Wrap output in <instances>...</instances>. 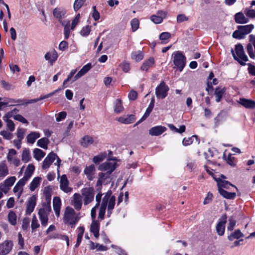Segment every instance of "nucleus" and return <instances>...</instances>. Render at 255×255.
I'll list each match as a JSON object with an SVG mask.
<instances>
[{"label":"nucleus","mask_w":255,"mask_h":255,"mask_svg":"<svg viewBox=\"0 0 255 255\" xmlns=\"http://www.w3.org/2000/svg\"><path fill=\"white\" fill-rule=\"evenodd\" d=\"M81 17V16L80 13H78L73 17L71 23L69 20H67L66 23H62L64 27V35L65 39H67L69 38L71 32L73 31L80 23Z\"/></svg>","instance_id":"obj_1"},{"label":"nucleus","mask_w":255,"mask_h":255,"mask_svg":"<svg viewBox=\"0 0 255 255\" xmlns=\"http://www.w3.org/2000/svg\"><path fill=\"white\" fill-rule=\"evenodd\" d=\"M79 220V218L76 216L75 210L72 207H67L63 216L64 223L68 224L71 228H74Z\"/></svg>","instance_id":"obj_2"},{"label":"nucleus","mask_w":255,"mask_h":255,"mask_svg":"<svg viewBox=\"0 0 255 255\" xmlns=\"http://www.w3.org/2000/svg\"><path fill=\"white\" fill-rule=\"evenodd\" d=\"M173 62L174 68L181 72L186 64V57L181 51H176L173 53Z\"/></svg>","instance_id":"obj_3"},{"label":"nucleus","mask_w":255,"mask_h":255,"mask_svg":"<svg viewBox=\"0 0 255 255\" xmlns=\"http://www.w3.org/2000/svg\"><path fill=\"white\" fill-rule=\"evenodd\" d=\"M232 53L234 58L242 65H245V63L248 61V58L245 53L243 46L241 44L236 45L235 53L233 50Z\"/></svg>","instance_id":"obj_4"},{"label":"nucleus","mask_w":255,"mask_h":255,"mask_svg":"<svg viewBox=\"0 0 255 255\" xmlns=\"http://www.w3.org/2000/svg\"><path fill=\"white\" fill-rule=\"evenodd\" d=\"M81 194L84 198V203L87 205L94 200L95 190L93 187L84 188L81 190Z\"/></svg>","instance_id":"obj_5"},{"label":"nucleus","mask_w":255,"mask_h":255,"mask_svg":"<svg viewBox=\"0 0 255 255\" xmlns=\"http://www.w3.org/2000/svg\"><path fill=\"white\" fill-rule=\"evenodd\" d=\"M168 86L164 82H161L155 89V95L158 99H164L168 94Z\"/></svg>","instance_id":"obj_6"},{"label":"nucleus","mask_w":255,"mask_h":255,"mask_svg":"<svg viewBox=\"0 0 255 255\" xmlns=\"http://www.w3.org/2000/svg\"><path fill=\"white\" fill-rule=\"evenodd\" d=\"M16 180L15 176L8 177L4 180L3 183L0 184V190L2 191L4 194H6L14 183Z\"/></svg>","instance_id":"obj_7"},{"label":"nucleus","mask_w":255,"mask_h":255,"mask_svg":"<svg viewBox=\"0 0 255 255\" xmlns=\"http://www.w3.org/2000/svg\"><path fill=\"white\" fill-rule=\"evenodd\" d=\"M249 41L250 43L247 46V52L250 58L254 59L255 58V36L250 35Z\"/></svg>","instance_id":"obj_8"},{"label":"nucleus","mask_w":255,"mask_h":255,"mask_svg":"<svg viewBox=\"0 0 255 255\" xmlns=\"http://www.w3.org/2000/svg\"><path fill=\"white\" fill-rule=\"evenodd\" d=\"M227 216L226 214L223 215L218 223L216 230L219 236H223L224 234L225 230V224L227 222Z\"/></svg>","instance_id":"obj_9"},{"label":"nucleus","mask_w":255,"mask_h":255,"mask_svg":"<svg viewBox=\"0 0 255 255\" xmlns=\"http://www.w3.org/2000/svg\"><path fill=\"white\" fill-rule=\"evenodd\" d=\"M13 243L10 240H6L0 244V255H7L12 250Z\"/></svg>","instance_id":"obj_10"},{"label":"nucleus","mask_w":255,"mask_h":255,"mask_svg":"<svg viewBox=\"0 0 255 255\" xmlns=\"http://www.w3.org/2000/svg\"><path fill=\"white\" fill-rule=\"evenodd\" d=\"M69 181L66 175H62L60 181V188L64 192L66 193H71L73 188L69 186Z\"/></svg>","instance_id":"obj_11"},{"label":"nucleus","mask_w":255,"mask_h":255,"mask_svg":"<svg viewBox=\"0 0 255 255\" xmlns=\"http://www.w3.org/2000/svg\"><path fill=\"white\" fill-rule=\"evenodd\" d=\"M109 196L106 195L102 199V203L100 207L98 218L103 220L104 219L106 210L107 207Z\"/></svg>","instance_id":"obj_12"},{"label":"nucleus","mask_w":255,"mask_h":255,"mask_svg":"<svg viewBox=\"0 0 255 255\" xmlns=\"http://www.w3.org/2000/svg\"><path fill=\"white\" fill-rule=\"evenodd\" d=\"M67 10L63 6H57L53 10V14L55 18L61 21L66 16Z\"/></svg>","instance_id":"obj_13"},{"label":"nucleus","mask_w":255,"mask_h":255,"mask_svg":"<svg viewBox=\"0 0 255 255\" xmlns=\"http://www.w3.org/2000/svg\"><path fill=\"white\" fill-rule=\"evenodd\" d=\"M36 196L32 195L28 200L26 203V214L29 215L33 211L36 204Z\"/></svg>","instance_id":"obj_14"},{"label":"nucleus","mask_w":255,"mask_h":255,"mask_svg":"<svg viewBox=\"0 0 255 255\" xmlns=\"http://www.w3.org/2000/svg\"><path fill=\"white\" fill-rule=\"evenodd\" d=\"M71 205L77 211L81 209L82 206V196L79 193H75L71 200Z\"/></svg>","instance_id":"obj_15"},{"label":"nucleus","mask_w":255,"mask_h":255,"mask_svg":"<svg viewBox=\"0 0 255 255\" xmlns=\"http://www.w3.org/2000/svg\"><path fill=\"white\" fill-rule=\"evenodd\" d=\"M167 16V12L163 10H159L156 15H153L150 16V20L155 24H159L163 21Z\"/></svg>","instance_id":"obj_16"},{"label":"nucleus","mask_w":255,"mask_h":255,"mask_svg":"<svg viewBox=\"0 0 255 255\" xmlns=\"http://www.w3.org/2000/svg\"><path fill=\"white\" fill-rule=\"evenodd\" d=\"M167 130V128L162 126H156L149 129V134L151 136H159Z\"/></svg>","instance_id":"obj_17"},{"label":"nucleus","mask_w":255,"mask_h":255,"mask_svg":"<svg viewBox=\"0 0 255 255\" xmlns=\"http://www.w3.org/2000/svg\"><path fill=\"white\" fill-rule=\"evenodd\" d=\"M135 120L133 115H128L123 116L117 119V121L123 124H130L133 123Z\"/></svg>","instance_id":"obj_18"},{"label":"nucleus","mask_w":255,"mask_h":255,"mask_svg":"<svg viewBox=\"0 0 255 255\" xmlns=\"http://www.w3.org/2000/svg\"><path fill=\"white\" fill-rule=\"evenodd\" d=\"M116 168V163H112L106 162L101 164L99 167V170L101 171H105L107 172L112 173Z\"/></svg>","instance_id":"obj_19"},{"label":"nucleus","mask_w":255,"mask_h":255,"mask_svg":"<svg viewBox=\"0 0 255 255\" xmlns=\"http://www.w3.org/2000/svg\"><path fill=\"white\" fill-rule=\"evenodd\" d=\"M58 58V54L55 50L49 51L46 53L44 55V58L48 61L51 65L56 61Z\"/></svg>","instance_id":"obj_20"},{"label":"nucleus","mask_w":255,"mask_h":255,"mask_svg":"<svg viewBox=\"0 0 255 255\" xmlns=\"http://www.w3.org/2000/svg\"><path fill=\"white\" fill-rule=\"evenodd\" d=\"M112 155V151L108 150L99 153L98 155L95 156L93 159H114Z\"/></svg>","instance_id":"obj_21"},{"label":"nucleus","mask_w":255,"mask_h":255,"mask_svg":"<svg viewBox=\"0 0 255 255\" xmlns=\"http://www.w3.org/2000/svg\"><path fill=\"white\" fill-rule=\"evenodd\" d=\"M215 180L217 182L218 190L220 189H229V186H232L235 187L237 190H238V188L235 185L231 184L228 181L223 180L220 179V178H215Z\"/></svg>","instance_id":"obj_22"},{"label":"nucleus","mask_w":255,"mask_h":255,"mask_svg":"<svg viewBox=\"0 0 255 255\" xmlns=\"http://www.w3.org/2000/svg\"><path fill=\"white\" fill-rule=\"evenodd\" d=\"M92 68V65L91 63H88L84 65L82 69L77 73V74L75 76L74 79L72 80V82H74L80 77L84 75L86 73H87Z\"/></svg>","instance_id":"obj_23"},{"label":"nucleus","mask_w":255,"mask_h":255,"mask_svg":"<svg viewBox=\"0 0 255 255\" xmlns=\"http://www.w3.org/2000/svg\"><path fill=\"white\" fill-rule=\"evenodd\" d=\"M239 103L247 109H253L255 108V101L245 98H240Z\"/></svg>","instance_id":"obj_24"},{"label":"nucleus","mask_w":255,"mask_h":255,"mask_svg":"<svg viewBox=\"0 0 255 255\" xmlns=\"http://www.w3.org/2000/svg\"><path fill=\"white\" fill-rule=\"evenodd\" d=\"M102 194L99 193L96 196V201L97 202L95 206L92 208L91 211V216L92 219H96V210L99 207L100 202L101 201Z\"/></svg>","instance_id":"obj_25"},{"label":"nucleus","mask_w":255,"mask_h":255,"mask_svg":"<svg viewBox=\"0 0 255 255\" xmlns=\"http://www.w3.org/2000/svg\"><path fill=\"white\" fill-rule=\"evenodd\" d=\"M92 223L91 225L90 231L94 234L95 238H98L99 236L100 223L95 219H92Z\"/></svg>","instance_id":"obj_26"},{"label":"nucleus","mask_w":255,"mask_h":255,"mask_svg":"<svg viewBox=\"0 0 255 255\" xmlns=\"http://www.w3.org/2000/svg\"><path fill=\"white\" fill-rule=\"evenodd\" d=\"M61 205V199L58 197H55L53 198V206L55 213L57 217L60 215V208Z\"/></svg>","instance_id":"obj_27"},{"label":"nucleus","mask_w":255,"mask_h":255,"mask_svg":"<svg viewBox=\"0 0 255 255\" xmlns=\"http://www.w3.org/2000/svg\"><path fill=\"white\" fill-rule=\"evenodd\" d=\"M94 139L93 137L86 135L80 140V144L84 147H87L93 144Z\"/></svg>","instance_id":"obj_28"},{"label":"nucleus","mask_w":255,"mask_h":255,"mask_svg":"<svg viewBox=\"0 0 255 255\" xmlns=\"http://www.w3.org/2000/svg\"><path fill=\"white\" fill-rule=\"evenodd\" d=\"M144 55V54L142 51L137 50L132 52L130 57L132 60L138 62L143 59Z\"/></svg>","instance_id":"obj_29"},{"label":"nucleus","mask_w":255,"mask_h":255,"mask_svg":"<svg viewBox=\"0 0 255 255\" xmlns=\"http://www.w3.org/2000/svg\"><path fill=\"white\" fill-rule=\"evenodd\" d=\"M225 92L226 88L225 87L222 88L219 87L215 89L214 94L215 96V100L217 102H219L221 100Z\"/></svg>","instance_id":"obj_30"},{"label":"nucleus","mask_w":255,"mask_h":255,"mask_svg":"<svg viewBox=\"0 0 255 255\" xmlns=\"http://www.w3.org/2000/svg\"><path fill=\"white\" fill-rule=\"evenodd\" d=\"M40 136V133L38 131H32L26 136L27 142L33 144Z\"/></svg>","instance_id":"obj_31"},{"label":"nucleus","mask_w":255,"mask_h":255,"mask_svg":"<svg viewBox=\"0 0 255 255\" xmlns=\"http://www.w3.org/2000/svg\"><path fill=\"white\" fill-rule=\"evenodd\" d=\"M51 211V207L50 204H45L42 208H40L38 211V215L40 217H47L48 214Z\"/></svg>","instance_id":"obj_32"},{"label":"nucleus","mask_w":255,"mask_h":255,"mask_svg":"<svg viewBox=\"0 0 255 255\" xmlns=\"http://www.w3.org/2000/svg\"><path fill=\"white\" fill-rule=\"evenodd\" d=\"M154 63V59L152 57H150L145 60L140 67V69L142 71H147L149 68L151 67Z\"/></svg>","instance_id":"obj_33"},{"label":"nucleus","mask_w":255,"mask_h":255,"mask_svg":"<svg viewBox=\"0 0 255 255\" xmlns=\"http://www.w3.org/2000/svg\"><path fill=\"white\" fill-rule=\"evenodd\" d=\"M235 20L237 23L240 24L246 23L249 21V19L242 12H238L235 14Z\"/></svg>","instance_id":"obj_34"},{"label":"nucleus","mask_w":255,"mask_h":255,"mask_svg":"<svg viewBox=\"0 0 255 255\" xmlns=\"http://www.w3.org/2000/svg\"><path fill=\"white\" fill-rule=\"evenodd\" d=\"M218 191L221 195L227 199H234L236 196L235 192H229L224 189H219Z\"/></svg>","instance_id":"obj_35"},{"label":"nucleus","mask_w":255,"mask_h":255,"mask_svg":"<svg viewBox=\"0 0 255 255\" xmlns=\"http://www.w3.org/2000/svg\"><path fill=\"white\" fill-rule=\"evenodd\" d=\"M52 187L50 186H47L44 188L43 194L45 197V200L47 204H50L51 202V193L52 192Z\"/></svg>","instance_id":"obj_36"},{"label":"nucleus","mask_w":255,"mask_h":255,"mask_svg":"<svg viewBox=\"0 0 255 255\" xmlns=\"http://www.w3.org/2000/svg\"><path fill=\"white\" fill-rule=\"evenodd\" d=\"M238 27L241 32L245 36L247 34L250 33L254 28V26L253 24H249L243 26H239Z\"/></svg>","instance_id":"obj_37"},{"label":"nucleus","mask_w":255,"mask_h":255,"mask_svg":"<svg viewBox=\"0 0 255 255\" xmlns=\"http://www.w3.org/2000/svg\"><path fill=\"white\" fill-rule=\"evenodd\" d=\"M194 139H195L198 142V143H199L200 141L198 138V136L194 135L191 137L184 138L182 140V144L185 146L190 145L193 142Z\"/></svg>","instance_id":"obj_38"},{"label":"nucleus","mask_w":255,"mask_h":255,"mask_svg":"<svg viewBox=\"0 0 255 255\" xmlns=\"http://www.w3.org/2000/svg\"><path fill=\"white\" fill-rule=\"evenodd\" d=\"M2 119L6 123L7 129L10 131H13L15 129V125L13 121L10 119V118L4 116H3Z\"/></svg>","instance_id":"obj_39"},{"label":"nucleus","mask_w":255,"mask_h":255,"mask_svg":"<svg viewBox=\"0 0 255 255\" xmlns=\"http://www.w3.org/2000/svg\"><path fill=\"white\" fill-rule=\"evenodd\" d=\"M154 100H152L151 102L150 103L148 108L146 109V110L144 114V115L142 116V117L141 118L140 120L138 122L139 123L141 121H144L150 115V113L152 111L153 107H154Z\"/></svg>","instance_id":"obj_40"},{"label":"nucleus","mask_w":255,"mask_h":255,"mask_svg":"<svg viewBox=\"0 0 255 255\" xmlns=\"http://www.w3.org/2000/svg\"><path fill=\"white\" fill-rule=\"evenodd\" d=\"M41 179V178L39 177L34 178L29 186V189L31 191H34L39 186Z\"/></svg>","instance_id":"obj_41"},{"label":"nucleus","mask_w":255,"mask_h":255,"mask_svg":"<svg viewBox=\"0 0 255 255\" xmlns=\"http://www.w3.org/2000/svg\"><path fill=\"white\" fill-rule=\"evenodd\" d=\"M171 35L168 32H162L159 36V38L161 41V43L166 44L168 42L169 39L171 37Z\"/></svg>","instance_id":"obj_42"},{"label":"nucleus","mask_w":255,"mask_h":255,"mask_svg":"<svg viewBox=\"0 0 255 255\" xmlns=\"http://www.w3.org/2000/svg\"><path fill=\"white\" fill-rule=\"evenodd\" d=\"M49 143V139L46 137H43L39 139L37 142V145L43 149H46L48 147V144Z\"/></svg>","instance_id":"obj_43"},{"label":"nucleus","mask_w":255,"mask_h":255,"mask_svg":"<svg viewBox=\"0 0 255 255\" xmlns=\"http://www.w3.org/2000/svg\"><path fill=\"white\" fill-rule=\"evenodd\" d=\"M92 26L89 25L84 26L79 32L80 34L83 37H87L91 31Z\"/></svg>","instance_id":"obj_44"},{"label":"nucleus","mask_w":255,"mask_h":255,"mask_svg":"<svg viewBox=\"0 0 255 255\" xmlns=\"http://www.w3.org/2000/svg\"><path fill=\"white\" fill-rule=\"evenodd\" d=\"M8 220L9 223L14 226L16 224L17 216L15 213L13 211H10L7 216Z\"/></svg>","instance_id":"obj_45"},{"label":"nucleus","mask_w":255,"mask_h":255,"mask_svg":"<svg viewBox=\"0 0 255 255\" xmlns=\"http://www.w3.org/2000/svg\"><path fill=\"white\" fill-rule=\"evenodd\" d=\"M244 234L241 232L240 230H236L235 232L228 237V239L230 241H233L236 239H239L241 237H243Z\"/></svg>","instance_id":"obj_46"},{"label":"nucleus","mask_w":255,"mask_h":255,"mask_svg":"<svg viewBox=\"0 0 255 255\" xmlns=\"http://www.w3.org/2000/svg\"><path fill=\"white\" fill-rule=\"evenodd\" d=\"M124 108L122 105V101L120 99H117L115 102L114 111L117 113H120L123 111Z\"/></svg>","instance_id":"obj_47"},{"label":"nucleus","mask_w":255,"mask_h":255,"mask_svg":"<svg viewBox=\"0 0 255 255\" xmlns=\"http://www.w3.org/2000/svg\"><path fill=\"white\" fill-rule=\"evenodd\" d=\"M33 157L36 159H40L44 157L45 153L41 149L39 148H35L33 151Z\"/></svg>","instance_id":"obj_48"},{"label":"nucleus","mask_w":255,"mask_h":255,"mask_svg":"<svg viewBox=\"0 0 255 255\" xmlns=\"http://www.w3.org/2000/svg\"><path fill=\"white\" fill-rule=\"evenodd\" d=\"M111 173L110 172H100L99 173V179L97 181L98 184H102L103 182L108 178Z\"/></svg>","instance_id":"obj_49"},{"label":"nucleus","mask_w":255,"mask_h":255,"mask_svg":"<svg viewBox=\"0 0 255 255\" xmlns=\"http://www.w3.org/2000/svg\"><path fill=\"white\" fill-rule=\"evenodd\" d=\"M8 174V170L6 164L1 162L0 163V176L4 177Z\"/></svg>","instance_id":"obj_50"},{"label":"nucleus","mask_w":255,"mask_h":255,"mask_svg":"<svg viewBox=\"0 0 255 255\" xmlns=\"http://www.w3.org/2000/svg\"><path fill=\"white\" fill-rule=\"evenodd\" d=\"M130 24L132 31L135 32L139 28V21L137 18H134L130 21Z\"/></svg>","instance_id":"obj_51"},{"label":"nucleus","mask_w":255,"mask_h":255,"mask_svg":"<svg viewBox=\"0 0 255 255\" xmlns=\"http://www.w3.org/2000/svg\"><path fill=\"white\" fill-rule=\"evenodd\" d=\"M34 169L35 167L34 165L32 164H29L26 169L24 175L29 179L32 175Z\"/></svg>","instance_id":"obj_52"},{"label":"nucleus","mask_w":255,"mask_h":255,"mask_svg":"<svg viewBox=\"0 0 255 255\" xmlns=\"http://www.w3.org/2000/svg\"><path fill=\"white\" fill-rule=\"evenodd\" d=\"M198 153L199 154V157L201 158L207 159L212 158L213 157V155L210 149L207 150V151H199Z\"/></svg>","instance_id":"obj_53"},{"label":"nucleus","mask_w":255,"mask_h":255,"mask_svg":"<svg viewBox=\"0 0 255 255\" xmlns=\"http://www.w3.org/2000/svg\"><path fill=\"white\" fill-rule=\"evenodd\" d=\"M106 195L109 196V198L108 202V208L113 210L115 205L116 198L114 196L110 197L111 193L109 194V193H108Z\"/></svg>","instance_id":"obj_54"},{"label":"nucleus","mask_w":255,"mask_h":255,"mask_svg":"<svg viewBox=\"0 0 255 255\" xmlns=\"http://www.w3.org/2000/svg\"><path fill=\"white\" fill-rule=\"evenodd\" d=\"M21 102L20 100H14L12 99H10L5 101V103H7L6 107L22 105Z\"/></svg>","instance_id":"obj_55"},{"label":"nucleus","mask_w":255,"mask_h":255,"mask_svg":"<svg viewBox=\"0 0 255 255\" xmlns=\"http://www.w3.org/2000/svg\"><path fill=\"white\" fill-rule=\"evenodd\" d=\"M86 0H75L73 8L75 11H77L84 4Z\"/></svg>","instance_id":"obj_56"},{"label":"nucleus","mask_w":255,"mask_h":255,"mask_svg":"<svg viewBox=\"0 0 255 255\" xmlns=\"http://www.w3.org/2000/svg\"><path fill=\"white\" fill-rule=\"evenodd\" d=\"M39 224L38 223V220L35 215H33L32 221H31V229L32 232L35 231L39 227Z\"/></svg>","instance_id":"obj_57"},{"label":"nucleus","mask_w":255,"mask_h":255,"mask_svg":"<svg viewBox=\"0 0 255 255\" xmlns=\"http://www.w3.org/2000/svg\"><path fill=\"white\" fill-rule=\"evenodd\" d=\"M95 171V166L94 165H91L86 168L84 170V173L88 177L91 176L93 174V172Z\"/></svg>","instance_id":"obj_58"},{"label":"nucleus","mask_w":255,"mask_h":255,"mask_svg":"<svg viewBox=\"0 0 255 255\" xmlns=\"http://www.w3.org/2000/svg\"><path fill=\"white\" fill-rule=\"evenodd\" d=\"M18 112L19 110L16 108H14L12 110L6 113L4 116L10 118H14V116L18 115Z\"/></svg>","instance_id":"obj_59"},{"label":"nucleus","mask_w":255,"mask_h":255,"mask_svg":"<svg viewBox=\"0 0 255 255\" xmlns=\"http://www.w3.org/2000/svg\"><path fill=\"white\" fill-rule=\"evenodd\" d=\"M233 37L237 39H243L244 38L245 35L241 32V31H240V29H239V28H238V30L235 31L233 34H232Z\"/></svg>","instance_id":"obj_60"},{"label":"nucleus","mask_w":255,"mask_h":255,"mask_svg":"<svg viewBox=\"0 0 255 255\" xmlns=\"http://www.w3.org/2000/svg\"><path fill=\"white\" fill-rule=\"evenodd\" d=\"M120 67H121L123 70V71L125 72H128L130 70V64L127 62H123L120 64Z\"/></svg>","instance_id":"obj_61"},{"label":"nucleus","mask_w":255,"mask_h":255,"mask_svg":"<svg viewBox=\"0 0 255 255\" xmlns=\"http://www.w3.org/2000/svg\"><path fill=\"white\" fill-rule=\"evenodd\" d=\"M92 16L95 21L99 20L100 18V13L97 10L96 6H93L92 7Z\"/></svg>","instance_id":"obj_62"},{"label":"nucleus","mask_w":255,"mask_h":255,"mask_svg":"<svg viewBox=\"0 0 255 255\" xmlns=\"http://www.w3.org/2000/svg\"><path fill=\"white\" fill-rule=\"evenodd\" d=\"M246 16L250 18H255V9L246 8L244 11Z\"/></svg>","instance_id":"obj_63"},{"label":"nucleus","mask_w":255,"mask_h":255,"mask_svg":"<svg viewBox=\"0 0 255 255\" xmlns=\"http://www.w3.org/2000/svg\"><path fill=\"white\" fill-rule=\"evenodd\" d=\"M0 134L6 139L9 140L12 138V134L6 130H3L0 131Z\"/></svg>","instance_id":"obj_64"}]
</instances>
